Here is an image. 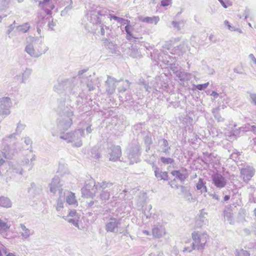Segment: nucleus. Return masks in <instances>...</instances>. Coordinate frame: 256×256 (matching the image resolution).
Masks as SVG:
<instances>
[{"mask_svg":"<svg viewBox=\"0 0 256 256\" xmlns=\"http://www.w3.org/2000/svg\"><path fill=\"white\" fill-rule=\"evenodd\" d=\"M77 215V212L76 210H71L68 213L69 216H76Z\"/></svg>","mask_w":256,"mask_h":256,"instance_id":"obj_23","label":"nucleus"},{"mask_svg":"<svg viewBox=\"0 0 256 256\" xmlns=\"http://www.w3.org/2000/svg\"><path fill=\"white\" fill-rule=\"evenodd\" d=\"M250 254L247 250L244 249H236L235 251V256H250Z\"/></svg>","mask_w":256,"mask_h":256,"instance_id":"obj_9","label":"nucleus"},{"mask_svg":"<svg viewBox=\"0 0 256 256\" xmlns=\"http://www.w3.org/2000/svg\"><path fill=\"white\" fill-rule=\"evenodd\" d=\"M22 230L23 232H22V234L24 237H28L30 234V231L26 228V227L24 226H22Z\"/></svg>","mask_w":256,"mask_h":256,"instance_id":"obj_16","label":"nucleus"},{"mask_svg":"<svg viewBox=\"0 0 256 256\" xmlns=\"http://www.w3.org/2000/svg\"><path fill=\"white\" fill-rule=\"evenodd\" d=\"M116 150L118 151V153L119 155L121 154V150L120 147H118L116 148Z\"/></svg>","mask_w":256,"mask_h":256,"instance_id":"obj_28","label":"nucleus"},{"mask_svg":"<svg viewBox=\"0 0 256 256\" xmlns=\"http://www.w3.org/2000/svg\"><path fill=\"white\" fill-rule=\"evenodd\" d=\"M222 6L226 8L228 6L232 5V2L230 0H218Z\"/></svg>","mask_w":256,"mask_h":256,"instance_id":"obj_12","label":"nucleus"},{"mask_svg":"<svg viewBox=\"0 0 256 256\" xmlns=\"http://www.w3.org/2000/svg\"><path fill=\"white\" fill-rule=\"evenodd\" d=\"M52 0H44L40 2V6L42 7V8H44V6H46L47 4L52 2Z\"/></svg>","mask_w":256,"mask_h":256,"instance_id":"obj_19","label":"nucleus"},{"mask_svg":"<svg viewBox=\"0 0 256 256\" xmlns=\"http://www.w3.org/2000/svg\"><path fill=\"white\" fill-rule=\"evenodd\" d=\"M252 102L256 104V96H253L252 98Z\"/></svg>","mask_w":256,"mask_h":256,"instance_id":"obj_27","label":"nucleus"},{"mask_svg":"<svg viewBox=\"0 0 256 256\" xmlns=\"http://www.w3.org/2000/svg\"><path fill=\"white\" fill-rule=\"evenodd\" d=\"M172 4V0H162L161 1V5L163 6H170Z\"/></svg>","mask_w":256,"mask_h":256,"instance_id":"obj_18","label":"nucleus"},{"mask_svg":"<svg viewBox=\"0 0 256 256\" xmlns=\"http://www.w3.org/2000/svg\"><path fill=\"white\" fill-rule=\"evenodd\" d=\"M230 198V196H228V195H226L224 196V201H227L228 200H229Z\"/></svg>","mask_w":256,"mask_h":256,"instance_id":"obj_26","label":"nucleus"},{"mask_svg":"<svg viewBox=\"0 0 256 256\" xmlns=\"http://www.w3.org/2000/svg\"><path fill=\"white\" fill-rule=\"evenodd\" d=\"M170 174L181 181H184L188 176L186 170H184L183 171L174 170L171 172Z\"/></svg>","mask_w":256,"mask_h":256,"instance_id":"obj_3","label":"nucleus"},{"mask_svg":"<svg viewBox=\"0 0 256 256\" xmlns=\"http://www.w3.org/2000/svg\"><path fill=\"white\" fill-rule=\"evenodd\" d=\"M6 256H16L14 253L10 252L8 253Z\"/></svg>","mask_w":256,"mask_h":256,"instance_id":"obj_29","label":"nucleus"},{"mask_svg":"<svg viewBox=\"0 0 256 256\" xmlns=\"http://www.w3.org/2000/svg\"><path fill=\"white\" fill-rule=\"evenodd\" d=\"M224 23H225V25H226V26H228V30H230L231 31H233V30H235V28H234V27H232L230 24V23L228 21V20H225L224 21Z\"/></svg>","mask_w":256,"mask_h":256,"instance_id":"obj_21","label":"nucleus"},{"mask_svg":"<svg viewBox=\"0 0 256 256\" xmlns=\"http://www.w3.org/2000/svg\"><path fill=\"white\" fill-rule=\"evenodd\" d=\"M161 161L165 164H172L174 160L170 158H165V157H161Z\"/></svg>","mask_w":256,"mask_h":256,"instance_id":"obj_15","label":"nucleus"},{"mask_svg":"<svg viewBox=\"0 0 256 256\" xmlns=\"http://www.w3.org/2000/svg\"><path fill=\"white\" fill-rule=\"evenodd\" d=\"M66 201L70 205H77L78 201L76 200L75 194L72 192H70L68 196L66 198Z\"/></svg>","mask_w":256,"mask_h":256,"instance_id":"obj_6","label":"nucleus"},{"mask_svg":"<svg viewBox=\"0 0 256 256\" xmlns=\"http://www.w3.org/2000/svg\"><path fill=\"white\" fill-rule=\"evenodd\" d=\"M186 249L184 248V252L186 251Z\"/></svg>","mask_w":256,"mask_h":256,"instance_id":"obj_35","label":"nucleus"},{"mask_svg":"<svg viewBox=\"0 0 256 256\" xmlns=\"http://www.w3.org/2000/svg\"><path fill=\"white\" fill-rule=\"evenodd\" d=\"M212 183L218 188H222L227 184L224 176L220 174L216 173L212 175Z\"/></svg>","mask_w":256,"mask_h":256,"instance_id":"obj_2","label":"nucleus"},{"mask_svg":"<svg viewBox=\"0 0 256 256\" xmlns=\"http://www.w3.org/2000/svg\"><path fill=\"white\" fill-rule=\"evenodd\" d=\"M12 206V202L8 198L4 196L0 198V206L5 208H10Z\"/></svg>","mask_w":256,"mask_h":256,"instance_id":"obj_7","label":"nucleus"},{"mask_svg":"<svg viewBox=\"0 0 256 256\" xmlns=\"http://www.w3.org/2000/svg\"><path fill=\"white\" fill-rule=\"evenodd\" d=\"M11 225L8 220L0 218V234H4L10 228Z\"/></svg>","mask_w":256,"mask_h":256,"instance_id":"obj_4","label":"nucleus"},{"mask_svg":"<svg viewBox=\"0 0 256 256\" xmlns=\"http://www.w3.org/2000/svg\"><path fill=\"white\" fill-rule=\"evenodd\" d=\"M212 96H213L214 97L216 98L218 96V94L215 92H212V93L211 94Z\"/></svg>","mask_w":256,"mask_h":256,"instance_id":"obj_25","label":"nucleus"},{"mask_svg":"<svg viewBox=\"0 0 256 256\" xmlns=\"http://www.w3.org/2000/svg\"><path fill=\"white\" fill-rule=\"evenodd\" d=\"M162 174L166 176H168V174H167L166 172H162Z\"/></svg>","mask_w":256,"mask_h":256,"instance_id":"obj_30","label":"nucleus"},{"mask_svg":"<svg viewBox=\"0 0 256 256\" xmlns=\"http://www.w3.org/2000/svg\"><path fill=\"white\" fill-rule=\"evenodd\" d=\"M54 8V6H53L52 7H51V8H52V9H53V8Z\"/></svg>","mask_w":256,"mask_h":256,"instance_id":"obj_34","label":"nucleus"},{"mask_svg":"<svg viewBox=\"0 0 256 256\" xmlns=\"http://www.w3.org/2000/svg\"><path fill=\"white\" fill-rule=\"evenodd\" d=\"M4 158L6 159V156L4 152H2L0 153V166L2 165L5 162Z\"/></svg>","mask_w":256,"mask_h":256,"instance_id":"obj_17","label":"nucleus"},{"mask_svg":"<svg viewBox=\"0 0 256 256\" xmlns=\"http://www.w3.org/2000/svg\"><path fill=\"white\" fill-rule=\"evenodd\" d=\"M69 222H72L74 223V220H70Z\"/></svg>","mask_w":256,"mask_h":256,"instance_id":"obj_31","label":"nucleus"},{"mask_svg":"<svg viewBox=\"0 0 256 256\" xmlns=\"http://www.w3.org/2000/svg\"><path fill=\"white\" fill-rule=\"evenodd\" d=\"M30 26L28 23L26 22L24 24L19 26V30L21 32H26L29 30Z\"/></svg>","mask_w":256,"mask_h":256,"instance_id":"obj_11","label":"nucleus"},{"mask_svg":"<svg viewBox=\"0 0 256 256\" xmlns=\"http://www.w3.org/2000/svg\"><path fill=\"white\" fill-rule=\"evenodd\" d=\"M116 226V223L114 222H109L106 226V228L108 231L114 232Z\"/></svg>","mask_w":256,"mask_h":256,"instance_id":"obj_10","label":"nucleus"},{"mask_svg":"<svg viewBox=\"0 0 256 256\" xmlns=\"http://www.w3.org/2000/svg\"><path fill=\"white\" fill-rule=\"evenodd\" d=\"M26 52L30 54H34V49L30 46H28L26 47Z\"/></svg>","mask_w":256,"mask_h":256,"instance_id":"obj_22","label":"nucleus"},{"mask_svg":"<svg viewBox=\"0 0 256 256\" xmlns=\"http://www.w3.org/2000/svg\"><path fill=\"white\" fill-rule=\"evenodd\" d=\"M208 84L209 82H208L202 84H198L196 86V88L199 90H202L208 88Z\"/></svg>","mask_w":256,"mask_h":256,"instance_id":"obj_14","label":"nucleus"},{"mask_svg":"<svg viewBox=\"0 0 256 256\" xmlns=\"http://www.w3.org/2000/svg\"><path fill=\"white\" fill-rule=\"evenodd\" d=\"M110 18H113L114 20H120V18L119 17H118L116 16H111Z\"/></svg>","mask_w":256,"mask_h":256,"instance_id":"obj_24","label":"nucleus"},{"mask_svg":"<svg viewBox=\"0 0 256 256\" xmlns=\"http://www.w3.org/2000/svg\"><path fill=\"white\" fill-rule=\"evenodd\" d=\"M10 103V100L8 97L3 98L0 100V104L2 105L9 104Z\"/></svg>","mask_w":256,"mask_h":256,"instance_id":"obj_13","label":"nucleus"},{"mask_svg":"<svg viewBox=\"0 0 256 256\" xmlns=\"http://www.w3.org/2000/svg\"><path fill=\"white\" fill-rule=\"evenodd\" d=\"M2 256V252L0 250V256Z\"/></svg>","mask_w":256,"mask_h":256,"instance_id":"obj_32","label":"nucleus"},{"mask_svg":"<svg viewBox=\"0 0 256 256\" xmlns=\"http://www.w3.org/2000/svg\"><path fill=\"white\" fill-rule=\"evenodd\" d=\"M160 20V18L158 16H146L145 18H143L142 19V21L144 22L147 23H154V24H156L158 21Z\"/></svg>","mask_w":256,"mask_h":256,"instance_id":"obj_5","label":"nucleus"},{"mask_svg":"<svg viewBox=\"0 0 256 256\" xmlns=\"http://www.w3.org/2000/svg\"><path fill=\"white\" fill-rule=\"evenodd\" d=\"M192 238L193 248L202 249L208 242V236L207 234H200L198 232H194L192 233Z\"/></svg>","mask_w":256,"mask_h":256,"instance_id":"obj_1","label":"nucleus"},{"mask_svg":"<svg viewBox=\"0 0 256 256\" xmlns=\"http://www.w3.org/2000/svg\"><path fill=\"white\" fill-rule=\"evenodd\" d=\"M125 30L127 32V34L129 36L128 38H130L133 37L130 31V26H125Z\"/></svg>","mask_w":256,"mask_h":256,"instance_id":"obj_20","label":"nucleus"},{"mask_svg":"<svg viewBox=\"0 0 256 256\" xmlns=\"http://www.w3.org/2000/svg\"><path fill=\"white\" fill-rule=\"evenodd\" d=\"M254 212L256 213V208L254 210Z\"/></svg>","mask_w":256,"mask_h":256,"instance_id":"obj_33","label":"nucleus"},{"mask_svg":"<svg viewBox=\"0 0 256 256\" xmlns=\"http://www.w3.org/2000/svg\"><path fill=\"white\" fill-rule=\"evenodd\" d=\"M196 187L198 190H203L204 192H208L207 186L204 184V180L202 178H199L196 184Z\"/></svg>","mask_w":256,"mask_h":256,"instance_id":"obj_8","label":"nucleus"}]
</instances>
